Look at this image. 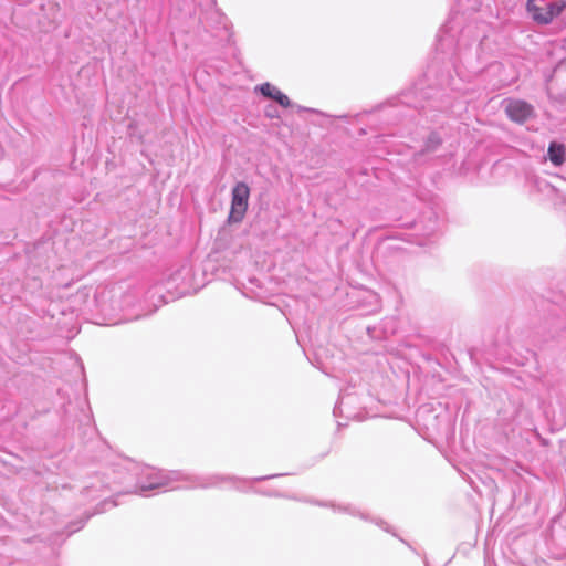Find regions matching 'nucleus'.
Masks as SVG:
<instances>
[{"label": "nucleus", "mask_w": 566, "mask_h": 566, "mask_svg": "<svg viewBox=\"0 0 566 566\" xmlns=\"http://www.w3.org/2000/svg\"><path fill=\"white\" fill-rule=\"evenodd\" d=\"M566 8V0H557L556 2H547L544 13L534 14V21L539 24H548L554 18L558 17Z\"/></svg>", "instance_id": "3"}, {"label": "nucleus", "mask_w": 566, "mask_h": 566, "mask_svg": "<svg viewBox=\"0 0 566 566\" xmlns=\"http://www.w3.org/2000/svg\"><path fill=\"white\" fill-rule=\"evenodd\" d=\"M255 92H260L263 96L275 101L282 107L286 108L291 106L290 98L285 94H283L276 86L270 83H264L262 85L256 86Z\"/></svg>", "instance_id": "4"}, {"label": "nucleus", "mask_w": 566, "mask_h": 566, "mask_svg": "<svg viewBox=\"0 0 566 566\" xmlns=\"http://www.w3.org/2000/svg\"><path fill=\"white\" fill-rule=\"evenodd\" d=\"M339 408H340L339 406H336V407L334 408V413H335V415H336L337 410H339Z\"/></svg>", "instance_id": "9"}, {"label": "nucleus", "mask_w": 566, "mask_h": 566, "mask_svg": "<svg viewBox=\"0 0 566 566\" xmlns=\"http://www.w3.org/2000/svg\"><path fill=\"white\" fill-rule=\"evenodd\" d=\"M547 2L545 0H527L526 8L532 19L534 20V14L544 13L546 9Z\"/></svg>", "instance_id": "6"}, {"label": "nucleus", "mask_w": 566, "mask_h": 566, "mask_svg": "<svg viewBox=\"0 0 566 566\" xmlns=\"http://www.w3.org/2000/svg\"><path fill=\"white\" fill-rule=\"evenodd\" d=\"M265 115L269 117V118H276L279 117V113L276 111L275 107L273 106H269L266 109H265Z\"/></svg>", "instance_id": "8"}, {"label": "nucleus", "mask_w": 566, "mask_h": 566, "mask_svg": "<svg viewBox=\"0 0 566 566\" xmlns=\"http://www.w3.org/2000/svg\"><path fill=\"white\" fill-rule=\"evenodd\" d=\"M548 158L555 166H560L566 158V147L562 144L551 143L548 146Z\"/></svg>", "instance_id": "5"}, {"label": "nucleus", "mask_w": 566, "mask_h": 566, "mask_svg": "<svg viewBox=\"0 0 566 566\" xmlns=\"http://www.w3.org/2000/svg\"><path fill=\"white\" fill-rule=\"evenodd\" d=\"M248 209V187L238 185L233 190V200L229 214L230 222H240L243 220Z\"/></svg>", "instance_id": "1"}, {"label": "nucleus", "mask_w": 566, "mask_h": 566, "mask_svg": "<svg viewBox=\"0 0 566 566\" xmlns=\"http://www.w3.org/2000/svg\"><path fill=\"white\" fill-rule=\"evenodd\" d=\"M505 113L510 119L522 124L534 115V108L524 101L510 99L505 104Z\"/></svg>", "instance_id": "2"}, {"label": "nucleus", "mask_w": 566, "mask_h": 566, "mask_svg": "<svg viewBox=\"0 0 566 566\" xmlns=\"http://www.w3.org/2000/svg\"><path fill=\"white\" fill-rule=\"evenodd\" d=\"M441 143L439 136L437 134H431L428 138V149H434Z\"/></svg>", "instance_id": "7"}]
</instances>
